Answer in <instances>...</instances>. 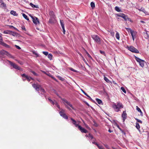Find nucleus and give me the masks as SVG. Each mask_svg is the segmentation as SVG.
Here are the masks:
<instances>
[{
    "label": "nucleus",
    "instance_id": "f257e3e1",
    "mask_svg": "<svg viewBox=\"0 0 149 149\" xmlns=\"http://www.w3.org/2000/svg\"><path fill=\"white\" fill-rule=\"evenodd\" d=\"M112 107L114 111L116 112L120 111V110L123 108V106L122 103L120 102H118L116 103H114Z\"/></svg>",
    "mask_w": 149,
    "mask_h": 149
},
{
    "label": "nucleus",
    "instance_id": "f03ea898",
    "mask_svg": "<svg viewBox=\"0 0 149 149\" xmlns=\"http://www.w3.org/2000/svg\"><path fill=\"white\" fill-rule=\"evenodd\" d=\"M61 100L63 101V103L65 105L66 107L69 110H71V109L68 107V106L70 107L73 109L75 110L74 107H73L72 105L70 103V102L68 101L67 100L64 99H62Z\"/></svg>",
    "mask_w": 149,
    "mask_h": 149
},
{
    "label": "nucleus",
    "instance_id": "7ed1b4c3",
    "mask_svg": "<svg viewBox=\"0 0 149 149\" xmlns=\"http://www.w3.org/2000/svg\"><path fill=\"white\" fill-rule=\"evenodd\" d=\"M92 38L94 41L98 44H100L101 43V38L97 35H93L91 36Z\"/></svg>",
    "mask_w": 149,
    "mask_h": 149
},
{
    "label": "nucleus",
    "instance_id": "20e7f679",
    "mask_svg": "<svg viewBox=\"0 0 149 149\" xmlns=\"http://www.w3.org/2000/svg\"><path fill=\"white\" fill-rule=\"evenodd\" d=\"M134 57L136 61L139 63L141 67H143L144 66V63H146V62L136 56H135Z\"/></svg>",
    "mask_w": 149,
    "mask_h": 149
},
{
    "label": "nucleus",
    "instance_id": "39448f33",
    "mask_svg": "<svg viewBox=\"0 0 149 149\" xmlns=\"http://www.w3.org/2000/svg\"><path fill=\"white\" fill-rule=\"evenodd\" d=\"M5 55H6L12 58H13V56L11 55V54L7 51L3 50L0 51V55L4 56Z\"/></svg>",
    "mask_w": 149,
    "mask_h": 149
},
{
    "label": "nucleus",
    "instance_id": "423d86ee",
    "mask_svg": "<svg viewBox=\"0 0 149 149\" xmlns=\"http://www.w3.org/2000/svg\"><path fill=\"white\" fill-rule=\"evenodd\" d=\"M128 49L129 50L132 52L136 53H139L138 50L133 46L128 47Z\"/></svg>",
    "mask_w": 149,
    "mask_h": 149
},
{
    "label": "nucleus",
    "instance_id": "0eeeda50",
    "mask_svg": "<svg viewBox=\"0 0 149 149\" xmlns=\"http://www.w3.org/2000/svg\"><path fill=\"white\" fill-rule=\"evenodd\" d=\"M10 65L16 69L19 70H22V69L18 66L17 65L14 63L10 61H8Z\"/></svg>",
    "mask_w": 149,
    "mask_h": 149
},
{
    "label": "nucleus",
    "instance_id": "6e6552de",
    "mask_svg": "<svg viewBox=\"0 0 149 149\" xmlns=\"http://www.w3.org/2000/svg\"><path fill=\"white\" fill-rule=\"evenodd\" d=\"M21 75L22 77V79L24 81L26 79H27L29 81H30L31 79H33V78L26 75L25 74H22Z\"/></svg>",
    "mask_w": 149,
    "mask_h": 149
},
{
    "label": "nucleus",
    "instance_id": "1a4fd4ad",
    "mask_svg": "<svg viewBox=\"0 0 149 149\" xmlns=\"http://www.w3.org/2000/svg\"><path fill=\"white\" fill-rule=\"evenodd\" d=\"M65 110L62 109L59 112V113L60 116L63 118L66 119H68V117L65 113Z\"/></svg>",
    "mask_w": 149,
    "mask_h": 149
},
{
    "label": "nucleus",
    "instance_id": "9d476101",
    "mask_svg": "<svg viewBox=\"0 0 149 149\" xmlns=\"http://www.w3.org/2000/svg\"><path fill=\"white\" fill-rule=\"evenodd\" d=\"M30 16L32 18L33 22L34 24H39V19L37 17H33L31 15H30Z\"/></svg>",
    "mask_w": 149,
    "mask_h": 149
},
{
    "label": "nucleus",
    "instance_id": "9b49d317",
    "mask_svg": "<svg viewBox=\"0 0 149 149\" xmlns=\"http://www.w3.org/2000/svg\"><path fill=\"white\" fill-rule=\"evenodd\" d=\"M32 86L36 89L37 91L40 90L41 86L38 84H32Z\"/></svg>",
    "mask_w": 149,
    "mask_h": 149
},
{
    "label": "nucleus",
    "instance_id": "f8f14e48",
    "mask_svg": "<svg viewBox=\"0 0 149 149\" xmlns=\"http://www.w3.org/2000/svg\"><path fill=\"white\" fill-rule=\"evenodd\" d=\"M78 129L82 133H86L88 132V131L85 129L83 128L80 125H79L78 127Z\"/></svg>",
    "mask_w": 149,
    "mask_h": 149
},
{
    "label": "nucleus",
    "instance_id": "ddd939ff",
    "mask_svg": "<svg viewBox=\"0 0 149 149\" xmlns=\"http://www.w3.org/2000/svg\"><path fill=\"white\" fill-rule=\"evenodd\" d=\"M127 114L125 111H124L122 114V117L123 118V122H124L125 120L127 118Z\"/></svg>",
    "mask_w": 149,
    "mask_h": 149
},
{
    "label": "nucleus",
    "instance_id": "4468645a",
    "mask_svg": "<svg viewBox=\"0 0 149 149\" xmlns=\"http://www.w3.org/2000/svg\"><path fill=\"white\" fill-rule=\"evenodd\" d=\"M143 33L144 38L148 39H149V32L146 31L145 32H144Z\"/></svg>",
    "mask_w": 149,
    "mask_h": 149
},
{
    "label": "nucleus",
    "instance_id": "2eb2a0df",
    "mask_svg": "<svg viewBox=\"0 0 149 149\" xmlns=\"http://www.w3.org/2000/svg\"><path fill=\"white\" fill-rule=\"evenodd\" d=\"M70 119L72 121V123L75 125V126L76 127H78V126L79 125L77 124L76 121L74 120L73 118H70Z\"/></svg>",
    "mask_w": 149,
    "mask_h": 149
},
{
    "label": "nucleus",
    "instance_id": "dca6fc26",
    "mask_svg": "<svg viewBox=\"0 0 149 149\" xmlns=\"http://www.w3.org/2000/svg\"><path fill=\"white\" fill-rule=\"evenodd\" d=\"M9 34L13 36H17V33L14 31H10Z\"/></svg>",
    "mask_w": 149,
    "mask_h": 149
},
{
    "label": "nucleus",
    "instance_id": "f3484780",
    "mask_svg": "<svg viewBox=\"0 0 149 149\" xmlns=\"http://www.w3.org/2000/svg\"><path fill=\"white\" fill-rule=\"evenodd\" d=\"M0 3H1V7H6V4L4 3L3 0H0Z\"/></svg>",
    "mask_w": 149,
    "mask_h": 149
},
{
    "label": "nucleus",
    "instance_id": "a211bd4d",
    "mask_svg": "<svg viewBox=\"0 0 149 149\" xmlns=\"http://www.w3.org/2000/svg\"><path fill=\"white\" fill-rule=\"evenodd\" d=\"M10 13L12 15L15 16H17L18 15V14H17L16 12L15 11L13 10L11 11Z\"/></svg>",
    "mask_w": 149,
    "mask_h": 149
},
{
    "label": "nucleus",
    "instance_id": "6ab92c4d",
    "mask_svg": "<svg viewBox=\"0 0 149 149\" xmlns=\"http://www.w3.org/2000/svg\"><path fill=\"white\" fill-rule=\"evenodd\" d=\"M96 102H97L99 104H102V102L101 100H100L99 99H98V98H96Z\"/></svg>",
    "mask_w": 149,
    "mask_h": 149
},
{
    "label": "nucleus",
    "instance_id": "aec40b11",
    "mask_svg": "<svg viewBox=\"0 0 149 149\" xmlns=\"http://www.w3.org/2000/svg\"><path fill=\"white\" fill-rule=\"evenodd\" d=\"M136 109L137 111L140 112L141 115V116H143V113L140 109L137 106H136Z\"/></svg>",
    "mask_w": 149,
    "mask_h": 149
},
{
    "label": "nucleus",
    "instance_id": "412c9836",
    "mask_svg": "<svg viewBox=\"0 0 149 149\" xmlns=\"http://www.w3.org/2000/svg\"><path fill=\"white\" fill-rule=\"evenodd\" d=\"M30 5L33 8H39L38 6L37 5H34L32 3H30Z\"/></svg>",
    "mask_w": 149,
    "mask_h": 149
},
{
    "label": "nucleus",
    "instance_id": "4be33fe9",
    "mask_svg": "<svg viewBox=\"0 0 149 149\" xmlns=\"http://www.w3.org/2000/svg\"><path fill=\"white\" fill-rule=\"evenodd\" d=\"M60 22L61 25V26L62 28L63 29V28H65L64 24L63 23V20H60Z\"/></svg>",
    "mask_w": 149,
    "mask_h": 149
},
{
    "label": "nucleus",
    "instance_id": "5701e85b",
    "mask_svg": "<svg viewBox=\"0 0 149 149\" xmlns=\"http://www.w3.org/2000/svg\"><path fill=\"white\" fill-rule=\"evenodd\" d=\"M2 46L8 48H10V47L9 45H7V44H6V43L4 42L3 43Z\"/></svg>",
    "mask_w": 149,
    "mask_h": 149
},
{
    "label": "nucleus",
    "instance_id": "b1692460",
    "mask_svg": "<svg viewBox=\"0 0 149 149\" xmlns=\"http://www.w3.org/2000/svg\"><path fill=\"white\" fill-rule=\"evenodd\" d=\"M22 16L26 19L27 21H29V18L25 14L23 13Z\"/></svg>",
    "mask_w": 149,
    "mask_h": 149
},
{
    "label": "nucleus",
    "instance_id": "393cba45",
    "mask_svg": "<svg viewBox=\"0 0 149 149\" xmlns=\"http://www.w3.org/2000/svg\"><path fill=\"white\" fill-rule=\"evenodd\" d=\"M138 9L139 11H142L145 13H147L145 9L143 8H141V9Z\"/></svg>",
    "mask_w": 149,
    "mask_h": 149
},
{
    "label": "nucleus",
    "instance_id": "a878e982",
    "mask_svg": "<svg viewBox=\"0 0 149 149\" xmlns=\"http://www.w3.org/2000/svg\"><path fill=\"white\" fill-rule=\"evenodd\" d=\"M46 74L49 76V77H51V78L54 79V80H56V79L55 78H54L52 76V75L49 72L47 73Z\"/></svg>",
    "mask_w": 149,
    "mask_h": 149
},
{
    "label": "nucleus",
    "instance_id": "bb28decb",
    "mask_svg": "<svg viewBox=\"0 0 149 149\" xmlns=\"http://www.w3.org/2000/svg\"><path fill=\"white\" fill-rule=\"evenodd\" d=\"M115 10L116 11L118 12H120L121 11V10L119 8L118 6L115 7Z\"/></svg>",
    "mask_w": 149,
    "mask_h": 149
},
{
    "label": "nucleus",
    "instance_id": "cd10ccee",
    "mask_svg": "<svg viewBox=\"0 0 149 149\" xmlns=\"http://www.w3.org/2000/svg\"><path fill=\"white\" fill-rule=\"evenodd\" d=\"M87 136L89 137V138L91 140L94 139L93 136L90 134H89L88 136Z\"/></svg>",
    "mask_w": 149,
    "mask_h": 149
},
{
    "label": "nucleus",
    "instance_id": "c85d7f7f",
    "mask_svg": "<svg viewBox=\"0 0 149 149\" xmlns=\"http://www.w3.org/2000/svg\"><path fill=\"white\" fill-rule=\"evenodd\" d=\"M54 104L59 109H60V107L59 105L58 104V103L55 101V102L54 103Z\"/></svg>",
    "mask_w": 149,
    "mask_h": 149
},
{
    "label": "nucleus",
    "instance_id": "c756f323",
    "mask_svg": "<svg viewBox=\"0 0 149 149\" xmlns=\"http://www.w3.org/2000/svg\"><path fill=\"white\" fill-rule=\"evenodd\" d=\"M97 146L99 149H104L102 146L98 144L97 145Z\"/></svg>",
    "mask_w": 149,
    "mask_h": 149
},
{
    "label": "nucleus",
    "instance_id": "7c9ffc66",
    "mask_svg": "<svg viewBox=\"0 0 149 149\" xmlns=\"http://www.w3.org/2000/svg\"><path fill=\"white\" fill-rule=\"evenodd\" d=\"M136 128L138 130H139L140 127L139 123H136Z\"/></svg>",
    "mask_w": 149,
    "mask_h": 149
},
{
    "label": "nucleus",
    "instance_id": "2f4dec72",
    "mask_svg": "<svg viewBox=\"0 0 149 149\" xmlns=\"http://www.w3.org/2000/svg\"><path fill=\"white\" fill-rule=\"evenodd\" d=\"M116 37L118 40H119L120 36L119 33L118 32H117L116 35Z\"/></svg>",
    "mask_w": 149,
    "mask_h": 149
},
{
    "label": "nucleus",
    "instance_id": "473e14b6",
    "mask_svg": "<svg viewBox=\"0 0 149 149\" xmlns=\"http://www.w3.org/2000/svg\"><path fill=\"white\" fill-rule=\"evenodd\" d=\"M91 6L93 9L95 7V3L93 2H91Z\"/></svg>",
    "mask_w": 149,
    "mask_h": 149
},
{
    "label": "nucleus",
    "instance_id": "72a5a7b5",
    "mask_svg": "<svg viewBox=\"0 0 149 149\" xmlns=\"http://www.w3.org/2000/svg\"><path fill=\"white\" fill-rule=\"evenodd\" d=\"M52 55L51 54H49L48 55V57L50 60L52 59Z\"/></svg>",
    "mask_w": 149,
    "mask_h": 149
},
{
    "label": "nucleus",
    "instance_id": "f704fd0d",
    "mask_svg": "<svg viewBox=\"0 0 149 149\" xmlns=\"http://www.w3.org/2000/svg\"><path fill=\"white\" fill-rule=\"evenodd\" d=\"M117 16L118 17H122L123 16H124V14L123 13H120L117 15Z\"/></svg>",
    "mask_w": 149,
    "mask_h": 149
},
{
    "label": "nucleus",
    "instance_id": "c9c22d12",
    "mask_svg": "<svg viewBox=\"0 0 149 149\" xmlns=\"http://www.w3.org/2000/svg\"><path fill=\"white\" fill-rule=\"evenodd\" d=\"M104 79L107 83H109L110 82L109 80L105 77H104Z\"/></svg>",
    "mask_w": 149,
    "mask_h": 149
},
{
    "label": "nucleus",
    "instance_id": "e433bc0d",
    "mask_svg": "<svg viewBox=\"0 0 149 149\" xmlns=\"http://www.w3.org/2000/svg\"><path fill=\"white\" fill-rule=\"evenodd\" d=\"M48 100L51 103H52L53 105H54V103L55 102V100L53 101L52 100H51V99H50V98H48Z\"/></svg>",
    "mask_w": 149,
    "mask_h": 149
},
{
    "label": "nucleus",
    "instance_id": "4c0bfd02",
    "mask_svg": "<svg viewBox=\"0 0 149 149\" xmlns=\"http://www.w3.org/2000/svg\"><path fill=\"white\" fill-rule=\"evenodd\" d=\"M117 127L118 128V129L120 130L121 132L124 134H125V132L123 130L120 128V127L119 125H117Z\"/></svg>",
    "mask_w": 149,
    "mask_h": 149
},
{
    "label": "nucleus",
    "instance_id": "58836bf2",
    "mask_svg": "<svg viewBox=\"0 0 149 149\" xmlns=\"http://www.w3.org/2000/svg\"><path fill=\"white\" fill-rule=\"evenodd\" d=\"M125 29L128 32H130V33L132 31V30L130 28H126Z\"/></svg>",
    "mask_w": 149,
    "mask_h": 149
},
{
    "label": "nucleus",
    "instance_id": "ea45409f",
    "mask_svg": "<svg viewBox=\"0 0 149 149\" xmlns=\"http://www.w3.org/2000/svg\"><path fill=\"white\" fill-rule=\"evenodd\" d=\"M69 69L71 71H72L74 72H77V71L76 70H74V69H73V68H69Z\"/></svg>",
    "mask_w": 149,
    "mask_h": 149
},
{
    "label": "nucleus",
    "instance_id": "a19ab883",
    "mask_svg": "<svg viewBox=\"0 0 149 149\" xmlns=\"http://www.w3.org/2000/svg\"><path fill=\"white\" fill-rule=\"evenodd\" d=\"M121 89L122 90L123 92L124 93H126V91H125V88L123 87H121Z\"/></svg>",
    "mask_w": 149,
    "mask_h": 149
},
{
    "label": "nucleus",
    "instance_id": "79ce46f5",
    "mask_svg": "<svg viewBox=\"0 0 149 149\" xmlns=\"http://www.w3.org/2000/svg\"><path fill=\"white\" fill-rule=\"evenodd\" d=\"M40 91L43 93H45V90L44 89L41 88V87L40 88Z\"/></svg>",
    "mask_w": 149,
    "mask_h": 149
},
{
    "label": "nucleus",
    "instance_id": "37998d69",
    "mask_svg": "<svg viewBox=\"0 0 149 149\" xmlns=\"http://www.w3.org/2000/svg\"><path fill=\"white\" fill-rule=\"evenodd\" d=\"M81 91L87 97L88 96V95L83 90L81 89Z\"/></svg>",
    "mask_w": 149,
    "mask_h": 149
},
{
    "label": "nucleus",
    "instance_id": "c03bdc74",
    "mask_svg": "<svg viewBox=\"0 0 149 149\" xmlns=\"http://www.w3.org/2000/svg\"><path fill=\"white\" fill-rule=\"evenodd\" d=\"M42 53L45 56H47L48 54V53L47 52L43 51L42 52Z\"/></svg>",
    "mask_w": 149,
    "mask_h": 149
},
{
    "label": "nucleus",
    "instance_id": "a18cd8bd",
    "mask_svg": "<svg viewBox=\"0 0 149 149\" xmlns=\"http://www.w3.org/2000/svg\"><path fill=\"white\" fill-rule=\"evenodd\" d=\"M21 28H22V29L23 30H24V31H26V29L25 28V27L24 26H22Z\"/></svg>",
    "mask_w": 149,
    "mask_h": 149
},
{
    "label": "nucleus",
    "instance_id": "49530a36",
    "mask_svg": "<svg viewBox=\"0 0 149 149\" xmlns=\"http://www.w3.org/2000/svg\"><path fill=\"white\" fill-rule=\"evenodd\" d=\"M31 72L35 76H38V74L37 73H36L35 72L33 71H31Z\"/></svg>",
    "mask_w": 149,
    "mask_h": 149
},
{
    "label": "nucleus",
    "instance_id": "de8ad7c7",
    "mask_svg": "<svg viewBox=\"0 0 149 149\" xmlns=\"http://www.w3.org/2000/svg\"><path fill=\"white\" fill-rule=\"evenodd\" d=\"M130 33H131V35H132H132L133 36H135V35L136 34L135 32H134V31H132L130 32Z\"/></svg>",
    "mask_w": 149,
    "mask_h": 149
},
{
    "label": "nucleus",
    "instance_id": "09e8293b",
    "mask_svg": "<svg viewBox=\"0 0 149 149\" xmlns=\"http://www.w3.org/2000/svg\"><path fill=\"white\" fill-rule=\"evenodd\" d=\"M87 97L88 98V99L89 100H90L91 101H92L93 102H95L93 100V99L91 98V97L89 95H88V96H87Z\"/></svg>",
    "mask_w": 149,
    "mask_h": 149
},
{
    "label": "nucleus",
    "instance_id": "8fccbe9b",
    "mask_svg": "<svg viewBox=\"0 0 149 149\" xmlns=\"http://www.w3.org/2000/svg\"><path fill=\"white\" fill-rule=\"evenodd\" d=\"M10 31H4L3 33L5 34H9Z\"/></svg>",
    "mask_w": 149,
    "mask_h": 149
},
{
    "label": "nucleus",
    "instance_id": "3c124183",
    "mask_svg": "<svg viewBox=\"0 0 149 149\" xmlns=\"http://www.w3.org/2000/svg\"><path fill=\"white\" fill-rule=\"evenodd\" d=\"M95 139H94L93 140V141H92V142L93 144H95L97 146L98 143H97L95 142Z\"/></svg>",
    "mask_w": 149,
    "mask_h": 149
},
{
    "label": "nucleus",
    "instance_id": "603ef678",
    "mask_svg": "<svg viewBox=\"0 0 149 149\" xmlns=\"http://www.w3.org/2000/svg\"><path fill=\"white\" fill-rule=\"evenodd\" d=\"M100 52L101 54H102L103 55H105V53L104 52L101 51V50H100Z\"/></svg>",
    "mask_w": 149,
    "mask_h": 149
},
{
    "label": "nucleus",
    "instance_id": "864d4df0",
    "mask_svg": "<svg viewBox=\"0 0 149 149\" xmlns=\"http://www.w3.org/2000/svg\"><path fill=\"white\" fill-rule=\"evenodd\" d=\"M135 119L138 122L141 123H142V121L141 120L137 118H136Z\"/></svg>",
    "mask_w": 149,
    "mask_h": 149
},
{
    "label": "nucleus",
    "instance_id": "5fc2aeb1",
    "mask_svg": "<svg viewBox=\"0 0 149 149\" xmlns=\"http://www.w3.org/2000/svg\"><path fill=\"white\" fill-rule=\"evenodd\" d=\"M15 47L16 48L18 49H21V48L19 46L17 45H15Z\"/></svg>",
    "mask_w": 149,
    "mask_h": 149
},
{
    "label": "nucleus",
    "instance_id": "6e6d98bb",
    "mask_svg": "<svg viewBox=\"0 0 149 149\" xmlns=\"http://www.w3.org/2000/svg\"><path fill=\"white\" fill-rule=\"evenodd\" d=\"M33 54L36 56H38V54L35 51L33 52Z\"/></svg>",
    "mask_w": 149,
    "mask_h": 149
},
{
    "label": "nucleus",
    "instance_id": "4d7b16f0",
    "mask_svg": "<svg viewBox=\"0 0 149 149\" xmlns=\"http://www.w3.org/2000/svg\"><path fill=\"white\" fill-rule=\"evenodd\" d=\"M53 14H54V13L53 11H50V13H49V14L50 15H52V17H53V18H54V16L53 15Z\"/></svg>",
    "mask_w": 149,
    "mask_h": 149
},
{
    "label": "nucleus",
    "instance_id": "13d9d810",
    "mask_svg": "<svg viewBox=\"0 0 149 149\" xmlns=\"http://www.w3.org/2000/svg\"><path fill=\"white\" fill-rule=\"evenodd\" d=\"M86 54H87V55L88 56L89 58H92V57H91V55L88 54V53L87 52H86Z\"/></svg>",
    "mask_w": 149,
    "mask_h": 149
},
{
    "label": "nucleus",
    "instance_id": "bf43d9fd",
    "mask_svg": "<svg viewBox=\"0 0 149 149\" xmlns=\"http://www.w3.org/2000/svg\"><path fill=\"white\" fill-rule=\"evenodd\" d=\"M104 145L107 149H109L108 145L107 144H104Z\"/></svg>",
    "mask_w": 149,
    "mask_h": 149
},
{
    "label": "nucleus",
    "instance_id": "052dcab7",
    "mask_svg": "<svg viewBox=\"0 0 149 149\" xmlns=\"http://www.w3.org/2000/svg\"><path fill=\"white\" fill-rule=\"evenodd\" d=\"M58 77L60 80H61L62 81H63L64 80L60 76H59Z\"/></svg>",
    "mask_w": 149,
    "mask_h": 149
},
{
    "label": "nucleus",
    "instance_id": "680f3d73",
    "mask_svg": "<svg viewBox=\"0 0 149 149\" xmlns=\"http://www.w3.org/2000/svg\"><path fill=\"white\" fill-rule=\"evenodd\" d=\"M2 35V34L1 33H0V40H3Z\"/></svg>",
    "mask_w": 149,
    "mask_h": 149
},
{
    "label": "nucleus",
    "instance_id": "e2e57ef3",
    "mask_svg": "<svg viewBox=\"0 0 149 149\" xmlns=\"http://www.w3.org/2000/svg\"><path fill=\"white\" fill-rule=\"evenodd\" d=\"M4 43V42L2 41V40H0V45H2L3 44V43Z\"/></svg>",
    "mask_w": 149,
    "mask_h": 149
},
{
    "label": "nucleus",
    "instance_id": "0e129e2a",
    "mask_svg": "<svg viewBox=\"0 0 149 149\" xmlns=\"http://www.w3.org/2000/svg\"><path fill=\"white\" fill-rule=\"evenodd\" d=\"M127 20L130 21V22H132L131 19L130 18H129V17H127Z\"/></svg>",
    "mask_w": 149,
    "mask_h": 149
},
{
    "label": "nucleus",
    "instance_id": "69168bd1",
    "mask_svg": "<svg viewBox=\"0 0 149 149\" xmlns=\"http://www.w3.org/2000/svg\"><path fill=\"white\" fill-rule=\"evenodd\" d=\"M62 29L63 30V33L64 34H65V28H63Z\"/></svg>",
    "mask_w": 149,
    "mask_h": 149
},
{
    "label": "nucleus",
    "instance_id": "338daca9",
    "mask_svg": "<svg viewBox=\"0 0 149 149\" xmlns=\"http://www.w3.org/2000/svg\"><path fill=\"white\" fill-rule=\"evenodd\" d=\"M18 62L21 65H22L23 64V62H22L19 61H18Z\"/></svg>",
    "mask_w": 149,
    "mask_h": 149
},
{
    "label": "nucleus",
    "instance_id": "774afa93",
    "mask_svg": "<svg viewBox=\"0 0 149 149\" xmlns=\"http://www.w3.org/2000/svg\"><path fill=\"white\" fill-rule=\"evenodd\" d=\"M53 22V21H52L51 19H50L49 20V22L50 23H52Z\"/></svg>",
    "mask_w": 149,
    "mask_h": 149
}]
</instances>
